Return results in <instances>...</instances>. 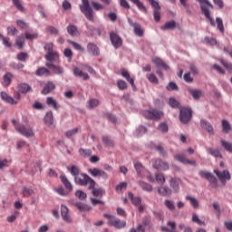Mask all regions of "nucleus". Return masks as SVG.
<instances>
[{
	"mask_svg": "<svg viewBox=\"0 0 232 232\" xmlns=\"http://www.w3.org/2000/svg\"><path fill=\"white\" fill-rule=\"evenodd\" d=\"M193 111L187 107H181L179 108V121L182 124H188L189 121H191V118Z\"/></svg>",
	"mask_w": 232,
	"mask_h": 232,
	"instance_id": "1",
	"label": "nucleus"
},
{
	"mask_svg": "<svg viewBox=\"0 0 232 232\" xmlns=\"http://www.w3.org/2000/svg\"><path fill=\"white\" fill-rule=\"evenodd\" d=\"M82 5H80L81 12L85 15L88 21H93V9L90 6L88 0H82Z\"/></svg>",
	"mask_w": 232,
	"mask_h": 232,
	"instance_id": "2",
	"label": "nucleus"
},
{
	"mask_svg": "<svg viewBox=\"0 0 232 232\" xmlns=\"http://www.w3.org/2000/svg\"><path fill=\"white\" fill-rule=\"evenodd\" d=\"M145 119H150V121H160L164 117V112L157 109H151L145 111L143 112Z\"/></svg>",
	"mask_w": 232,
	"mask_h": 232,
	"instance_id": "3",
	"label": "nucleus"
},
{
	"mask_svg": "<svg viewBox=\"0 0 232 232\" xmlns=\"http://www.w3.org/2000/svg\"><path fill=\"white\" fill-rule=\"evenodd\" d=\"M15 130L16 131H18V133H20L24 137H26L27 139H29L30 137H34L35 135L34 133V129H32V127H26L23 123H18L15 126Z\"/></svg>",
	"mask_w": 232,
	"mask_h": 232,
	"instance_id": "4",
	"label": "nucleus"
},
{
	"mask_svg": "<svg viewBox=\"0 0 232 232\" xmlns=\"http://www.w3.org/2000/svg\"><path fill=\"white\" fill-rule=\"evenodd\" d=\"M214 173L217 175L218 179H219L223 186H226L227 180H231V173H229V170L220 171L218 169H215Z\"/></svg>",
	"mask_w": 232,
	"mask_h": 232,
	"instance_id": "5",
	"label": "nucleus"
},
{
	"mask_svg": "<svg viewBox=\"0 0 232 232\" xmlns=\"http://www.w3.org/2000/svg\"><path fill=\"white\" fill-rule=\"evenodd\" d=\"M87 52L89 55H92V57H99V55H101V49H99V46L94 43L87 44Z\"/></svg>",
	"mask_w": 232,
	"mask_h": 232,
	"instance_id": "6",
	"label": "nucleus"
},
{
	"mask_svg": "<svg viewBox=\"0 0 232 232\" xmlns=\"http://www.w3.org/2000/svg\"><path fill=\"white\" fill-rule=\"evenodd\" d=\"M175 160H178V162H181V164H185L188 166H195L196 161L186 159L185 154H176L174 155Z\"/></svg>",
	"mask_w": 232,
	"mask_h": 232,
	"instance_id": "7",
	"label": "nucleus"
},
{
	"mask_svg": "<svg viewBox=\"0 0 232 232\" xmlns=\"http://www.w3.org/2000/svg\"><path fill=\"white\" fill-rule=\"evenodd\" d=\"M45 66L47 68H49V70H52L55 75H63L64 74V68H63L59 65H55L52 63H46Z\"/></svg>",
	"mask_w": 232,
	"mask_h": 232,
	"instance_id": "8",
	"label": "nucleus"
},
{
	"mask_svg": "<svg viewBox=\"0 0 232 232\" xmlns=\"http://www.w3.org/2000/svg\"><path fill=\"white\" fill-rule=\"evenodd\" d=\"M110 39L114 48H121L122 46V39L115 33H111Z\"/></svg>",
	"mask_w": 232,
	"mask_h": 232,
	"instance_id": "9",
	"label": "nucleus"
},
{
	"mask_svg": "<svg viewBox=\"0 0 232 232\" xmlns=\"http://www.w3.org/2000/svg\"><path fill=\"white\" fill-rule=\"evenodd\" d=\"M88 179H90L88 174L81 173L74 179V182L78 184V186H88Z\"/></svg>",
	"mask_w": 232,
	"mask_h": 232,
	"instance_id": "10",
	"label": "nucleus"
},
{
	"mask_svg": "<svg viewBox=\"0 0 232 232\" xmlns=\"http://www.w3.org/2000/svg\"><path fill=\"white\" fill-rule=\"evenodd\" d=\"M204 177L208 180L211 188H218V179L212 173L205 172Z\"/></svg>",
	"mask_w": 232,
	"mask_h": 232,
	"instance_id": "11",
	"label": "nucleus"
},
{
	"mask_svg": "<svg viewBox=\"0 0 232 232\" xmlns=\"http://www.w3.org/2000/svg\"><path fill=\"white\" fill-rule=\"evenodd\" d=\"M153 168H155V169H161L163 171H167V169H169V165H168V163L162 161L161 160L158 159L155 160Z\"/></svg>",
	"mask_w": 232,
	"mask_h": 232,
	"instance_id": "12",
	"label": "nucleus"
},
{
	"mask_svg": "<svg viewBox=\"0 0 232 232\" xmlns=\"http://www.w3.org/2000/svg\"><path fill=\"white\" fill-rule=\"evenodd\" d=\"M54 89L55 83H53L52 81H49L44 84V89L42 90V94L48 95V93L53 92Z\"/></svg>",
	"mask_w": 232,
	"mask_h": 232,
	"instance_id": "13",
	"label": "nucleus"
},
{
	"mask_svg": "<svg viewBox=\"0 0 232 232\" xmlns=\"http://www.w3.org/2000/svg\"><path fill=\"white\" fill-rule=\"evenodd\" d=\"M188 93H190L191 97L195 101H198V99H200V97H202V91H200L198 89H193L191 87H188Z\"/></svg>",
	"mask_w": 232,
	"mask_h": 232,
	"instance_id": "14",
	"label": "nucleus"
},
{
	"mask_svg": "<svg viewBox=\"0 0 232 232\" xmlns=\"http://www.w3.org/2000/svg\"><path fill=\"white\" fill-rule=\"evenodd\" d=\"M68 207L62 205L61 207V215L63 218V220H64V222H67L68 224L72 223V218H70V217L68 216Z\"/></svg>",
	"mask_w": 232,
	"mask_h": 232,
	"instance_id": "15",
	"label": "nucleus"
},
{
	"mask_svg": "<svg viewBox=\"0 0 232 232\" xmlns=\"http://www.w3.org/2000/svg\"><path fill=\"white\" fill-rule=\"evenodd\" d=\"M12 79H14V74L12 72H5L3 77V86L8 88L12 84Z\"/></svg>",
	"mask_w": 232,
	"mask_h": 232,
	"instance_id": "16",
	"label": "nucleus"
},
{
	"mask_svg": "<svg viewBox=\"0 0 232 232\" xmlns=\"http://www.w3.org/2000/svg\"><path fill=\"white\" fill-rule=\"evenodd\" d=\"M35 75L37 77H43V75H45V77H48V76L52 75V72H50V70L46 69V67H39L35 71Z\"/></svg>",
	"mask_w": 232,
	"mask_h": 232,
	"instance_id": "17",
	"label": "nucleus"
},
{
	"mask_svg": "<svg viewBox=\"0 0 232 232\" xmlns=\"http://www.w3.org/2000/svg\"><path fill=\"white\" fill-rule=\"evenodd\" d=\"M73 75H75V77H82L83 81H88V79H90V75L82 72L81 69H79V67H75L73 69Z\"/></svg>",
	"mask_w": 232,
	"mask_h": 232,
	"instance_id": "18",
	"label": "nucleus"
},
{
	"mask_svg": "<svg viewBox=\"0 0 232 232\" xmlns=\"http://www.w3.org/2000/svg\"><path fill=\"white\" fill-rule=\"evenodd\" d=\"M177 28V22L175 20L166 22L164 25L160 26V30L166 31V30H175Z\"/></svg>",
	"mask_w": 232,
	"mask_h": 232,
	"instance_id": "19",
	"label": "nucleus"
},
{
	"mask_svg": "<svg viewBox=\"0 0 232 232\" xmlns=\"http://www.w3.org/2000/svg\"><path fill=\"white\" fill-rule=\"evenodd\" d=\"M152 63H154L158 68H163V70L167 71L169 70V66L166 64V63H164V61H162L160 58H154Z\"/></svg>",
	"mask_w": 232,
	"mask_h": 232,
	"instance_id": "20",
	"label": "nucleus"
},
{
	"mask_svg": "<svg viewBox=\"0 0 232 232\" xmlns=\"http://www.w3.org/2000/svg\"><path fill=\"white\" fill-rule=\"evenodd\" d=\"M121 75L122 77H124V79H126V81L128 82H130V84L131 85V88H133V90H135V80H133V78H131V76H130V72H128V71L123 70L121 71Z\"/></svg>",
	"mask_w": 232,
	"mask_h": 232,
	"instance_id": "21",
	"label": "nucleus"
},
{
	"mask_svg": "<svg viewBox=\"0 0 232 232\" xmlns=\"http://www.w3.org/2000/svg\"><path fill=\"white\" fill-rule=\"evenodd\" d=\"M73 205L82 213L84 212V211H91V209H92V207H90L89 205H86L84 203H82V202H75V203H73Z\"/></svg>",
	"mask_w": 232,
	"mask_h": 232,
	"instance_id": "22",
	"label": "nucleus"
},
{
	"mask_svg": "<svg viewBox=\"0 0 232 232\" xmlns=\"http://www.w3.org/2000/svg\"><path fill=\"white\" fill-rule=\"evenodd\" d=\"M44 122L47 126H52V124H53V112H52V111L46 112L44 118Z\"/></svg>",
	"mask_w": 232,
	"mask_h": 232,
	"instance_id": "23",
	"label": "nucleus"
},
{
	"mask_svg": "<svg viewBox=\"0 0 232 232\" xmlns=\"http://www.w3.org/2000/svg\"><path fill=\"white\" fill-rule=\"evenodd\" d=\"M67 33L69 35H72V37H78L79 35V30L77 29V26L73 24H69L67 26Z\"/></svg>",
	"mask_w": 232,
	"mask_h": 232,
	"instance_id": "24",
	"label": "nucleus"
},
{
	"mask_svg": "<svg viewBox=\"0 0 232 232\" xmlns=\"http://www.w3.org/2000/svg\"><path fill=\"white\" fill-rule=\"evenodd\" d=\"M207 151L209 155L215 157L216 159H222V152H220L218 149L208 148L207 149Z\"/></svg>",
	"mask_w": 232,
	"mask_h": 232,
	"instance_id": "25",
	"label": "nucleus"
},
{
	"mask_svg": "<svg viewBox=\"0 0 232 232\" xmlns=\"http://www.w3.org/2000/svg\"><path fill=\"white\" fill-rule=\"evenodd\" d=\"M158 192L161 195V197H169V195H171V188L166 186L160 187L158 188Z\"/></svg>",
	"mask_w": 232,
	"mask_h": 232,
	"instance_id": "26",
	"label": "nucleus"
},
{
	"mask_svg": "<svg viewBox=\"0 0 232 232\" xmlns=\"http://www.w3.org/2000/svg\"><path fill=\"white\" fill-rule=\"evenodd\" d=\"M63 186L68 189V191H73V186H72V183L70 180H68V178L66 176L63 175L60 177Z\"/></svg>",
	"mask_w": 232,
	"mask_h": 232,
	"instance_id": "27",
	"label": "nucleus"
},
{
	"mask_svg": "<svg viewBox=\"0 0 232 232\" xmlns=\"http://www.w3.org/2000/svg\"><path fill=\"white\" fill-rule=\"evenodd\" d=\"M130 1L133 3V5H135L137 8L140 10V12H143L144 14H148V9L144 5V4L140 2V0H130Z\"/></svg>",
	"mask_w": 232,
	"mask_h": 232,
	"instance_id": "28",
	"label": "nucleus"
},
{
	"mask_svg": "<svg viewBox=\"0 0 232 232\" xmlns=\"http://www.w3.org/2000/svg\"><path fill=\"white\" fill-rule=\"evenodd\" d=\"M57 57H59V53L53 51H51L45 54L46 61H49V63H53V62L55 61V59H57Z\"/></svg>",
	"mask_w": 232,
	"mask_h": 232,
	"instance_id": "29",
	"label": "nucleus"
},
{
	"mask_svg": "<svg viewBox=\"0 0 232 232\" xmlns=\"http://www.w3.org/2000/svg\"><path fill=\"white\" fill-rule=\"evenodd\" d=\"M18 92L20 93H28V92H32V87L28 83H21L18 85Z\"/></svg>",
	"mask_w": 232,
	"mask_h": 232,
	"instance_id": "30",
	"label": "nucleus"
},
{
	"mask_svg": "<svg viewBox=\"0 0 232 232\" xmlns=\"http://www.w3.org/2000/svg\"><path fill=\"white\" fill-rule=\"evenodd\" d=\"M223 133H229L232 130L231 123L227 120L221 121Z\"/></svg>",
	"mask_w": 232,
	"mask_h": 232,
	"instance_id": "31",
	"label": "nucleus"
},
{
	"mask_svg": "<svg viewBox=\"0 0 232 232\" xmlns=\"http://www.w3.org/2000/svg\"><path fill=\"white\" fill-rule=\"evenodd\" d=\"M67 169L70 171L71 175L74 177V179H76V177H79L81 175L79 168H77V166L75 165H72V167H67Z\"/></svg>",
	"mask_w": 232,
	"mask_h": 232,
	"instance_id": "32",
	"label": "nucleus"
},
{
	"mask_svg": "<svg viewBox=\"0 0 232 232\" xmlns=\"http://www.w3.org/2000/svg\"><path fill=\"white\" fill-rule=\"evenodd\" d=\"M128 197L131 200V203L133 204V206H140V204L142 202L140 198L134 197L131 192H129Z\"/></svg>",
	"mask_w": 232,
	"mask_h": 232,
	"instance_id": "33",
	"label": "nucleus"
},
{
	"mask_svg": "<svg viewBox=\"0 0 232 232\" xmlns=\"http://www.w3.org/2000/svg\"><path fill=\"white\" fill-rule=\"evenodd\" d=\"M204 15L209 21L212 26H217V24L215 23V20L213 19V17H211V13L208 8H204Z\"/></svg>",
	"mask_w": 232,
	"mask_h": 232,
	"instance_id": "34",
	"label": "nucleus"
},
{
	"mask_svg": "<svg viewBox=\"0 0 232 232\" xmlns=\"http://www.w3.org/2000/svg\"><path fill=\"white\" fill-rule=\"evenodd\" d=\"M138 184L143 189V191H153V187H151L150 183L139 181Z\"/></svg>",
	"mask_w": 232,
	"mask_h": 232,
	"instance_id": "35",
	"label": "nucleus"
},
{
	"mask_svg": "<svg viewBox=\"0 0 232 232\" xmlns=\"http://www.w3.org/2000/svg\"><path fill=\"white\" fill-rule=\"evenodd\" d=\"M186 200H188V202L191 204L192 208H194V209H198V201L197 200V198L191 197V196H186Z\"/></svg>",
	"mask_w": 232,
	"mask_h": 232,
	"instance_id": "36",
	"label": "nucleus"
},
{
	"mask_svg": "<svg viewBox=\"0 0 232 232\" xmlns=\"http://www.w3.org/2000/svg\"><path fill=\"white\" fill-rule=\"evenodd\" d=\"M156 151H159V153L163 157V159H168V151L164 150V147L162 145H156L155 146Z\"/></svg>",
	"mask_w": 232,
	"mask_h": 232,
	"instance_id": "37",
	"label": "nucleus"
},
{
	"mask_svg": "<svg viewBox=\"0 0 232 232\" xmlns=\"http://www.w3.org/2000/svg\"><path fill=\"white\" fill-rule=\"evenodd\" d=\"M102 140L103 142V144L109 148H113L114 143L113 140H111V139H110V137L108 136H102Z\"/></svg>",
	"mask_w": 232,
	"mask_h": 232,
	"instance_id": "38",
	"label": "nucleus"
},
{
	"mask_svg": "<svg viewBox=\"0 0 232 232\" xmlns=\"http://www.w3.org/2000/svg\"><path fill=\"white\" fill-rule=\"evenodd\" d=\"M216 23H217V25H218V30H219V32L221 34H224V32L226 31L225 28H224V22L222 21V18L220 17H217L216 18Z\"/></svg>",
	"mask_w": 232,
	"mask_h": 232,
	"instance_id": "39",
	"label": "nucleus"
},
{
	"mask_svg": "<svg viewBox=\"0 0 232 232\" xmlns=\"http://www.w3.org/2000/svg\"><path fill=\"white\" fill-rule=\"evenodd\" d=\"M103 217L108 219L109 226H114L116 220L118 219L115 216L104 214Z\"/></svg>",
	"mask_w": 232,
	"mask_h": 232,
	"instance_id": "40",
	"label": "nucleus"
},
{
	"mask_svg": "<svg viewBox=\"0 0 232 232\" xmlns=\"http://www.w3.org/2000/svg\"><path fill=\"white\" fill-rule=\"evenodd\" d=\"M166 90H168V92H179V85L174 82H170L167 85Z\"/></svg>",
	"mask_w": 232,
	"mask_h": 232,
	"instance_id": "41",
	"label": "nucleus"
},
{
	"mask_svg": "<svg viewBox=\"0 0 232 232\" xmlns=\"http://www.w3.org/2000/svg\"><path fill=\"white\" fill-rule=\"evenodd\" d=\"M221 145L223 148H225L226 151L232 153V143L231 142L221 140Z\"/></svg>",
	"mask_w": 232,
	"mask_h": 232,
	"instance_id": "42",
	"label": "nucleus"
},
{
	"mask_svg": "<svg viewBox=\"0 0 232 232\" xmlns=\"http://www.w3.org/2000/svg\"><path fill=\"white\" fill-rule=\"evenodd\" d=\"M169 104L170 108H182L180 107V102H179L175 98H169Z\"/></svg>",
	"mask_w": 232,
	"mask_h": 232,
	"instance_id": "43",
	"label": "nucleus"
},
{
	"mask_svg": "<svg viewBox=\"0 0 232 232\" xmlns=\"http://www.w3.org/2000/svg\"><path fill=\"white\" fill-rule=\"evenodd\" d=\"M16 59L20 61V63H26V60L28 59V53L21 52L17 54Z\"/></svg>",
	"mask_w": 232,
	"mask_h": 232,
	"instance_id": "44",
	"label": "nucleus"
},
{
	"mask_svg": "<svg viewBox=\"0 0 232 232\" xmlns=\"http://www.w3.org/2000/svg\"><path fill=\"white\" fill-rule=\"evenodd\" d=\"M48 106H52L54 110H59V106L57 105V102L53 100L52 97H48L46 100Z\"/></svg>",
	"mask_w": 232,
	"mask_h": 232,
	"instance_id": "45",
	"label": "nucleus"
},
{
	"mask_svg": "<svg viewBox=\"0 0 232 232\" xmlns=\"http://www.w3.org/2000/svg\"><path fill=\"white\" fill-rule=\"evenodd\" d=\"M133 28L135 35H138V37H142L144 35V31H142V28L139 24H137Z\"/></svg>",
	"mask_w": 232,
	"mask_h": 232,
	"instance_id": "46",
	"label": "nucleus"
},
{
	"mask_svg": "<svg viewBox=\"0 0 232 232\" xmlns=\"http://www.w3.org/2000/svg\"><path fill=\"white\" fill-rule=\"evenodd\" d=\"M205 130L210 136L215 135V129L211 123L205 121Z\"/></svg>",
	"mask_w": 232,
	"mask_h": 232,
	"instance_id": "47",
	"label": "nucleus"
},
{
	"mask_svg": "<svg viewBox=\"0 0 232 232\" xmlns=\"http://www.w3.org/2000/svg\"><path fill=\"white\" fill-rule=\"evenodd\" d=\"M112 226L116 227V229H122V227H126V221L116 219V222Z\"/></svg>",
	"mask_w": 232,
	"mask_h": 232,
	"instance_id": "48",
	"label": "nucleus"
},
{
	"mask_svg": "<svg viewBox=\"0 0 232 232\" xmlns=\"http://www.w3.org/2000/svg\"><path fill=\"white\" fill-rule=\"evenodd\" d=\"M134 168H135L139 177H140V175H142V171L144 170V167L142 166V163H140V162L134 163Z\"/></svg>",
	"mask_w": 232,
	"mask_h": 232,
	"instance_id": "49",
	"label": "nucleus"
},
{
	"mask_svg": "<svg viewBox=\"0 0 232 232\" xmlns=\"http://www.w3.org/2000/svg\"><path fill=\"white\" fill-rule=\"evenodd\" d=\"M68 43H69L70 44H72V46H73V48H74L75 50H78V52H84V47H82V45L79 44L78 43L73 42V41H72V40H68Z\"/></svg>",
	"mask_w": 232,
	"mask_h": 232,
	"instance_id": "50",
	"label": "nucleus"
},
{
	"mask_svg": "<svg viewBox=\"0 0 232 232\" xmlns=\"http://www.w3.org/2000/svg\"><path fill=\"white\" fill-rule=\"evenodd\" d=\"M79 153H80V155H82V157H84V158L91 157L92 150H90V149H80Z\"/></svg>",
	"mask_w": 232,
	"mask_h": 232,
	"instance_id": "51",
	"label": "nucleus"
},
{
	"mask_svg": "<svg viewBox=\"0 0 232 232\" xmlns=\"http://www.w3.org/2000/svg\"><path fill=\"white\" fill-rule=\"evenodd\" d=\"M13 5L19 10V12H24V6H23V4H21V0H12Z\"/></svg>",
	"mask_w": 232,
	"mask_h": 232,
	"instance_id": "52",
	"label": "nucleus"
},
{
	"mask_svg": "<svg viewBox=\"0 0 232 232\" xmlns=\"http://www.w3.org/2000/svg\"><path fill=\"white\" fill-rule=\"evenodd\" d=\"M164 206L167 207V208L169 209V211H175V203L169 199H166L164 201Z\"/></svg>",
	"mask_w": 232,
	"mask_h": 232,
	"instance_id": "53",
	"label": "nucleus"
},
{
	"mask_svg": "<svg viewBox=\"0 0 232 232\" xmlns=\"http://www.w3.org/2000/svg\"><path fill=\"white\" fill-rule=\"evenodd\" d=\"M147 79L153 84H159V78H157L153 73L147 74Z\"/></svg>",
	"mask_w": 232,
	"mask_h": 232,
	"instance_id": "54",
	"label": "nucleus"
},
{
	"mask_svg": "<svg viewBox=\"0 0 232 232\" xmlns=\"http://www.w3.org/2000/svg\"><path fill=\"white\" fill-rule=\"evenodd\" d=\"M88 173H90L92 177H99L101 173V169H98V168L89 169Z\"/></svg>",
	"mask_w": 232,
	"mask_h": 232,
	"instance_id": "55",
	"label": "nucleus"
},
{
	"mask_svg": "<svg viewBox=\"0 0 232 232\" xmlns=\"http://www.w3.org/2000/svg\"><path fill=\"white\" fill-rule=\"evenodd\" d=\"M117 86L119 88V90H127L128 89V83H126V82H124V80H119L117 82Z\"/></svg>",
	"mask_w": 232,
	"mask_h": 232,
	"instance_id": "56",
	"label": "nucleus"
},
{
	"mask_svg": "<svg viewBox=\"0 0 232 232\" xmlns=\"http://www.w3.org/2000/svg\"><path fill=\"white\" fill-rule=\"evenodd\" d=\"M10 68H13V70H23V68H24V64L21 63H11Z\"/></svg>",
	"mask_w": 232,
	"mask_h": 232,
	"instance_id": "57",
	"label": "nucleus"
},
{
	"mask_svg": "<svg viewBox=\"0 0 232 232\" xmlns=\"http://www.w3.org/2000/svg\"><path fill=\"white\" fill-rule=\"evenodd\" d=\"M24 44V35L21 34L16 39V46H18V48H23Z\"/></svg>",
	"mask_w": 232,
	"mask_h": 232,
	"instance_id": "58",
	"label": "nucleus"
},
{
	"mask_svg": "<svg viewBox=\"0 0 232 232\" xmlns=\"http://www.w3.org/2000/svg\"><path fill=\"white\" fill-rule=\"evenodd\" d=\"M75 197H77L80 200H84L88 195L82 190H77L75 192Z\"/></svg>",
	"mask_w": 232,
	"mask_h": 232,
	"instance_id": "59",
	"label": "nucleus"
},
{
	"mask_svg": "<svg viewBox=\"0 0 232 232\" xmlns=\"http://www.w3.org/2000/svg\"><path fill=\"white\" fill-rule=\"evenodd\" d=\"M205 41L210 46H216V44H217V38L207 36V37H205Z\"/></svg>",
	"mask_w": 232,
	"mask_h": 232,
	"instance_id": "60",
	"label": "nucleus"
},
{
	"mask_svg": "<svg viewBox=\"0 0 232 232\" xmlns=\"http://www.w3.org/2000/svg\"><path fill=\"white\" fill-rule=\"evenodd\" d=\"M146 131H148V129L144 126H140L137 130H136V133H137V137H141V135H144V133H146Z\"/></svg>",
	"mask_w": 232,
	"mask_h": 232,
	"instance_id": "61",
	"label": "nucleus"
},
{
	"mask_svg": "<svg viewBox=\"0 0 232 232\" xmlns=\"http://www.w3.org/2000/svg\"><path fill=\"white\" fill-rule=\"evenodd\" d=\"M92 193L93 197H102L104 195V190H102V188H93Z\"/></svg>",
	"mask_w": 232,
	"mask_h": 232,
	"instance_id": "62",
	"label": "nucleus"
},
{
	"mask_svg": "<svg viewBox=\"0 0 232 232\" xmlns=\"http://www.w3.org/2000/svg\"><path fill=\"white\" fill-rule=\"evenodd\" d=\"M170 188L174 189V191H179V181L175 179H170Z\"/></svg>",
	"mask_w": 232,
	"mask_h": 232,
	"instance_id": "63",
	"label": "nucleus"
},
{
	"mask_svg": "<svg viewBox=\"0 0 232 232\" xmlns=\"http://www.w3.org/2000/svg\"><path fill=\"white\" fill-rule=\"evenodd\" d=\"M34 193V189L24 187L23 190L24 197H30Z\"/></svg>",
	"mask_w": 232,
	"mask_h": 232,
	"instance_id": "64",
	"label": "nucleus"
}]
</instances>
